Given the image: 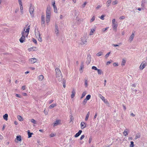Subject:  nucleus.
Returning <instances> with one entry per match:
<instances>
[{"mask_svg": "<svg viewBox=\"0 0 147 147\" xmlns=\"http://www.w3.org/2000/svg\"><path fill=\"white\" fill-rule=\"evenodd\" d=\"M20 5V13L22 14L23 13V7L22 3L19 4Z\"/></svg>", "mask_w": 147, "mask_h": 147, "instance_id": "11", "label": "nucleus"}, {"mask_svg": "<svg viewBox=\"0 0 147 147\" xmlns=\"http://www.w3.org/2000/svg\"><path fill=\"white\" fill-rule=\"evenodd\" d=\"M87 100H87L85 98L84 100L82 102V104H83V105H85L86 104V103L87 102Z\"/></svg>", "mask_w": 147, "mask_h": 147, "instance_id": "35", "label": "nucleus"}, {"mask_svg": "<svg viewBox=\"0 0 147 147\" xmlns=\"http://www.w3.org/2000/svg\"><path fill=\"white\" fill-rule=\"evenodd\" d=\"M81 126L82 129L86 127V123L84 122H81Z\"/></svg>", "mask_w": 147, "mask_h": 147, "instance_id": "10", "label": "nucleus"}, {"mask_svg": "<svg viewBox=\"0 0 147 147\" xmlns=\"http://www.w3.org/2000/svg\"><path fill=\"white\" fill-rule=\"evenodd\" d=\"M117 3H118L117 1H115L112 2V4L113 5H114L115 4H117Z\"/></svg>", "mask_w": 147, "mask_h": 147, "instance_id": "43", "label": "nucleus"}, {"mask_svg": "<svg viewBox=\"0 0 147 147\" xmlns=\"http://www.w3.org/2000/svg\"><path fill=\"white\" fill-rule=\"evenodd\" d=\"M8 115L7 114H5L3 116L4 119L6 121L7 120Z\"/></svg>", "mask_w": 147, "mask_h": 147, "instance_id": "23", "label": "nucleus"}, {"mask_svg": "<svg viewBox=\"0 0 147 147\" xmlns=\"http://www.w3.org/2000/svg\"><path fill=\"white\" fill-rule=\"evenodd\" d=\"M102 52H99L97 54V56H101V55H102Z\"/></svg>", "mask_w": 147, "mask_h": 147, "instance_id": "42", "label": "nucleus"}, {"mask_svg": "<svg viewBox=\"0 0 147 147\" xmlns=\"http://www.w3.org/2000/svg\"><path fill=\"white\" fill-rule=\"evenodd\" d=\"M55 32L56 34H58L59 33V31L58 28V26L57 25H55Z\"/></svg>", "mask_w": 147, "mask_h": 147, "instance_id": "22", "label": "nucleus"}, {"mask_svg": "<svg viewBox=\"0 0 147 147\" xmlns=\"http://www.w3.org/2000/svg\"><path fill=\"white\" fill-rule=\"evenodd\" d=\"M117 26V24H113V29L114 30H116Z\"/></svg>", "mask_w": 147, "mask_h": 147, "instance_id": "16", "label": "nucleus"}, {"mask_svg": "<svg viewBox=\"0 0 147 147\" xmlns=\"http://www.w3.org/2000/svg\"><path fill=\"white\" fill-rule=\"evenodd\" d=\"M53 101V100H50V101H49V104H51V103Z\"/></svg>", "mask_w": 147, "mask_h": 147, "instance_id": "62", "label": "nucleus"}, {"mask_svg": "<svg viewBox=\"0 0 147 147\" xmlns=\"http://www.w3.org/2000/svg\"><path fill=\"white\" fill-rule=\"evenodd\" d=\"M35 35L37 38L40 37V34L39 33L35 34Z\"/></svg>", "mask_w": 147, "mask_h": 147, "instance_id": "38", "label": "nucleus"}, {"mask_svg": "<svg viewBox=\"0 0 147 147\" xmlns=\"http://www.w3.org/2000/svg\"><path fill=\"white\" fill-rule=\"evenodd\" d=\"M28 138H29L32 137V135L33 134V133L30 132L28 130Z\"/></svg>", "mask_w": 147, "mask_h": 147, "instance_id": "17", "label": "nucleus"}, {"mask_svg": "<svg viewBox=\"0 0 147 147\" xmlns=\"http://www.w3.org/2000/svg\"><path fill=\"white\" fill-rule=\"evenodd\" d=\"M97 113H96V114H95V115L94 116V119H95L96 118V117H97Z\"/></svg>", "mask_w": 147, "mask_h": 147, "instance_id": "64", "label": "nucleus"}, {"mask_svg": "<svg viewBox=\"0 0 147 147\" xmlns=\"http://www.w3.org/2000/svg\"><path fill=\"white\" fill-rule=\"evenodd\" d=\"M99 96L100 98L104 101L105 103H107L108 101L105 98L102 96L101 94H99Z\"/></svg>", "mask_w": 147, "mask_h": 147, "instance_id": "8", "label": "nucleus"}, {"mask_svg": "<svg viewBox=\"0 0 147 147\" xmlns=\"http://www.w3.org/2000/svg\"><path fill=\"white\" fill-rule=\"evenodd\" d=\"M92 69H94L96 70H97L98 69L97 68V67L95 66H93L92 67Z\"/></svg>", "mask_w": 147, "mask_h": 147, "instance_id": "39", "label": "nucleus"}, {"mask_svg": "<svg viewBox=\"0 0 147 147\" xmlns=\"http://www.w3.org/2000/svg\"><path fill=\"white\" fill-rule=\"evenodd\" d=\"M111 0H108L107 3V7H109L110 5V4L111 3Z\"/></svg>", "mask_w": 147, "mask_h": 147, "instance_id": "27", "label": "nucleus"}, {"mask_svg": "<svg viewBox=\"0 0 147 147\" xmlns=\"http://www.w3.org/2000/svg\"><path fill=\"white\" fill-rule=\"evenodd\" d=\"M115 19H114L112 20V24H115Z\"/></svg>", "mask_w": 147, "mask_h": 147, "instance_id": "59", "label": "nucleus"}, {"mask_svg": "<svg viewBox=\"0 0 147 147\" xmlns=\"http://www.w3.org/2000/svg\"><path fill=\"white\" fill-rule=\"evenodd\" d=\"M36 49V47H32L28 49L29 51H35Z\"/></svg>", "mask_w": 147, "mask_h": 147, "instance_id": "14", "label": "nucleus"}, {"mask_svg": "<svg viewBox=\"0 0 147 147\" xmlns=\"http://www.w3.org/2000/svg\"><path fill=\"white\" fill-rule=\"evenodd\" d=\"M55 71L56 73L57 77H62L61 72L59 69L56 68L55 69Z\"/></svg>", "mask_w": 147, "mask_h": 147, "instance_id": "3", "label": "nucleus"}, {"mask_svg": "<svg viewBox=\"0 0 147 147\" xmlns=\"http://www.w3.org/2000/svg\"><path fill=\"white\" fill-rule=\"evenodd\" d=\"M18 2L19 4L22 3V0H18Z\"/></svg>", "mask_w": 147, "mask_h": 147, "instance_id": "61", "label": "nucleus"}, {"mask_svg": "<svg viewBox=\"0 0 147 147\" xmlns=\"http://www.w3.org/2000/svg\"><path fill=\"white\" fill-rule=\"evenodd\" d=\"M95 31V29H94L93 28L90 31V35H92L94 33V31Z\"/></svg>", "mask_w": 147, "mask_h": 147, "instance_id": "24", "label": "nucleus"}, {"mask_svg": "<svg viewBox=\"0 0 147 147\" xmlns=\"http://www.w3.org/2000/svg\"><path fill=\"white\" fill-rule=\"evenodd\" d=\"M41 24L42 26H45V21H41Z\"/></svg>", "mask_w": 147, "mask_h": 147, "instance_id": "33", "label": "nucleus"}, {"mask_svg": "<svg viewBox=\"0 0 147 147\" xmlns=\"http://www.w3.org/2000/svg\"><path fill=\"white\" fill-rule=\"evenodd\" d=\"M45 17L44 15H42L41 17V21H45Z\"/></svg>", "mask_w": 147, "mask_h": 147, "instance_id": "37", "label": "nucleus"}, {"mask_svg": "<svg viewBox=\"0 0 147 147\" xmlns=\"http://www.w3.org/2000/svg\"><path fill=\"white\" fill-rule=\"evenodd\" d=\"M134 143L133 142L131 141V144H130V147H134Z\"/></svg>", "mask_w": 147, "mask_h": 147, "instance_id": "36", "label": "nucleus"}, {"mask_svg": "<svg viewBox=\"0 0 147 147\" xmlns=\"http://www.w3.org/2000/svg\"><path fill=\"white\" fill-rule=\"evenodd\" d=\"M82 40L83 44L87 42L86 39L85 38H82Z\"/></svg>", "mask_w": 147, "mask_h": 147, "instance_id": "25", "label": "nucleus"}, {"mask_svg": "<svg viewBox=\"0 0 147 147\" xmlns=\"http://www.w3.org/2000/svg\"><path fill=\"white\" fill-rule=\"evenodd\" d=\"M30 29V26H28L26 31V28H24V31L22 33V37L20 39V42L23 43L24 41L25 38L27 37L29 34Z\"/></svg>", "mask_w": 147, "mask_h": 147, "instance_id": "1", "label": "nucleus"}, {"mask_svg": "<svg viewBox=\"0 0 147 147\" xmlns=\"http://www.w3.org/2000/svg\"><path fill=\"white\" fill-rule=\"evenodd\" d=\"M86 92L85 91L83 92L82 96L81 97V98L82 99L86 95Z\"/></svg>", "mask_w": 147, "mask_h": 147, "instance_id": "29", "label": "nucleus"}, {"mask_svg": "<svg viewBox=\"0 0 147 147\" xmlns=\"http://www.w3.org/2000/svg\"><path fill=\"white\" fill-rule=\"evenodd\" d=\"M22 89L23 90H24L26 89V86H23L22 87Z\"/></svg>", "mask_w": 147, "mask_h": 147, "instance_id": "51", "label": "nucleus"}, {"mask_svg": "<svg viewBox=\"0 0 147 147\" xmlns=\"http://www.w3.org/2000/svg\"><path fill=\"white\" fill-rule=\"evenodd\" d=\"M17 118L20 121H23L24 120L23 118L22 117L19 115L17 116Z\"/></svg>", "mask_w": 147, "mask_h": 147, "instance_id": "13", "label": "nucleus"}, {"mask_svg": "<svg viewBox=\"0 0 147 147\" xmlns=\"http://www.w3.org/2000/svg\"><path fill=\"white\" fill-rule=\"evenodd\" d=\"M44 78V76L42 75H40L38 76V80L40 81H42Z\"/></svg>", "mask_w": 147, "mask_h": 147, "instance_id": "15", "label": "nucleus"}, {"mask_svg": "<svg viewBox=\"0 0 147 147\" xmlns=\"http://www.w3.org/2000/svg\"><path fill=\"white\" fill-rule=\"evenodd\" d=\"M125 61L124 59H123L122 61V63H121V65L122 66H124L125 65Z\"/></svg>", "mask_w": 147, "mask_h": 147, "instance_id": "34", "label": "nucleus"}, {"mask_svg": "<svg viewBox=\"0 0 147 147\" xmlns=\"http://www.w3.org/2000/svg\"><path fill=\"white\" fill-rule=\"evenodd\" d=\"M16 96L17 97H19V98H21V96L20 95L18 94H16Z\"/></svg>", "mask_w": 147, "mask_h": 147, "instance_id": "52", "label": "nucleus"}, {"mask_svg": "<svg viewBox=\"0 0 147 147\" xmlns=\"http://www.w3.org/2000/svg\"><path fill=\"white\" fill-rule=\"evenodd\" d=\"M50 7L47 8L46 11V22L48 24L50 21L51 12Z\"/></svg>", "mask_w": 147, "mask_h": 147, "instance_id": "2", "label": "nucleus"}, {"mask_svg": "<svg viewBox=\"0 0 147 147\" xmlns=\"http://www.w3.org/2000/svg\"><path fill=\"white\" fill-rule=\"evenodd\" d=\"M84 65H83V63H82L81 64L80 66V73H82V70L84 68Z\"/></svg>", "mask_w": 147, "mask_h": 147, "instance_id": "19", "label": "nucleus"}, {"mask_svg": "<svg viewBox=\"0 0 147 147\" xmlns=\"http://www.w3.org/2000/svg\"><path fill=\"white\" fill-rule=\"evenodd\" d=\"M104 16L103 15H101L100 17V18L102 20H103L104 19Z\"/></svg>", "mask_w": 147, "mask_h": 147, "instance_id": "48", "label": "nucleus"}, {"mask_svg": "<svg viewBox=\"0 0 147 147\" xmlns=\"http://www.w3.org/2000/svg\"><path fill=\"white\" fill-rule=\"evenodd\" d=\"M92 138L91 137H90L89 138V144H90L92 141Z\"/></svg>", "mask_w": 147, "mask_h": 147, "instance_id": "46", "label": "nucleus"}, {"mask_svg": "<svg viewBox=\"0 0 147 147\" xmlns=\"http://www.w3.org/2000/svg\"><path fill=\"white\" fill-rule=\"evenodd\" d=\"M52 5H53V7H55L56 6L55 5V1H54Z\"/></svg>", "mask_w": 147, "mask_h": 147, "instance_id": "56", "label": "nucleus"}, {"mask_svg": "<svg viewBox=\"0 0 147 147\" xmlns=\"http://www.w3.org/2000/svg\"><path fill=\"white\" fill-rule=\"evenodd\" d=\"M125 18V17L124 16H121L120 17L119 19L120 20H123Z\"/></svg>", "mask_w": 147, "mask_h": 147, "instance_id": "50", "label": "nucleus"}, {"mask_svg": "<svg viewBox=\"0 0 147 147\" xmlns=\"http://www.w3.org/2000/svg\"><path fill=\"white\" fill-rule=\"evenodd\" d=\"M30 121L32 123H34V124H36V121L34 119H32Z\"/></svg>", "mask_w": 147, "mask_h": 147, "instance_id": "40", "label": "nucleus"}, {"mask_svg": "<svg viewBox=\"0 0 147 147\" xmlns=\"http://www.w3.org/2000/svg\"><path fill=\"white\" fill-rule=\"evenodd\" d=\"M95 17L94 16H93L92 17V18L90 19V22H93V21H94V20H95Z\"/></svg>", "mask_w": 147, "mask_h": 147, "instance_id": "32", "label": "nucleus"}, {"mask_svg": "<svg viewBox=\"0 0 147 147\" xmlns=\"http://www.w3.org/2000/svg\"><path fill=\"white\" fill-rule=\"evenodd\" d=\"M63 86L64 88L66 87L65 82H63Z\"/></svg>", "mask_w": 147, "mask_h": 147, "instance_id": "57", "label": "nucleus"}, {"mask_svg": "<svg viewBox=\"0 0 147 147\" xmlns=\"http://www.w3.org/2000/svg\"><path fill=\"white\" fill-rule=\"evenodd\" d=\"M147 63L145 61H143L141 64L140 67L139 69L140 70H143L146 65Z\"/></svg>", "mask_w": 147, "mask_h": 147, "instance_id": "4", "label": "nucleus"}, {"mask_svg": "<svg viewBox=\"0 0 147 147\" xmlns=\"http://www.w3.org/2000/svg\"><path fill=\"white\" fill-rule=\"evenodd\" d=\"M110 52L108 53L107 54H106V55L105 56V57L106 58H107L108 57L109 55L110 54Z\"/></svg>", "mask_w": 147, "mask_h": 147, "instance_id": "49", "label": "nucleus"}, {"mask_svg": "<svg viewBox=\"0 0 147 147\" xmlns=\"http://www.w3.org/2000/svg\"><path fill=\"white\" fill-rule=\"evenodd\" d=\"M134 37V33H132V34L131 35V36L129 38V40L131 41L133 40Z\"/></svg>", "mask_w": 147, "mask_h": 147, "instance_id": "26", "label": "nucleus"}, {"mask_svg": "<svg viewBox=\"0 0 147 147\" xmlns=\"http://www.w3.org/2000/svg\"><path fill=\"white\" fill-rule=\"evenodd\" d=\"M89 115H90V112H88V113H87V114H86V116L85 118V120L86 121H87L88 120V118L89 117Z\"/></svg>", "mask_w": 147, "mask_h": 147, "instance_id": "21", "label": "nucleus"}, {"mask_svg": "<svg viewBox=\"0 0 147 147\" xmlns=\"http://www.w3.org/2000/svg\"><path fill=\"white\" fill-rule=\"evenodd\" d=\"M84 137L85 136L84 135H82L80 138V140H82L84 138Z\"/></svg>", "mask_w": 147, "mask_h": 147, "instance_id": "45", "label": "nucleus"}, {"mask_svg": "<svg viewBox=\"0 0 147 147\" xmlns=\"http://www.w3.org/2000/svg\"><path fill=\"white\" fill-rule=\"evenodd\" d=\"M29 10L30 14L31 15H32L34 11V7L31 4H30V7Z\"/></svg>", "mask_w": 147, "mask_h": 147, "instance_id": "5", "label": "nucleus"}, {"mask_svg": "<svg viewBox=\"0 0 147 147\" xmlns=\"http://www.w3.org/2000/svg\"><path fill=\"white\" fill-rule=\"evenodd\" d=\"M49 136L50 138L53 137L55 136V135L53 133H52L50 134Z\"/></svg>", "mask_w": 147, "mask_h": 147, "instance_id": "44", "label": "nucleus"}, {"mask_svg": "<svg viewBox=\"0 0 147 147\" xmlns=\"http://www.w3.org/2000/svg\"><path fill=\"white\" fill-rule=\"evenodd\" d=\"M33 42L35 43V44H36L37 43V41L34 38H33Z\"/></svg>", "mask_w": 147, "mask_h": 147, "instance_id": "47", "label": "nucleus"}, {"mask_svg": "<svg viewBox=\"0 0 147 147\" xmlns=\"http://www.w3.org/2000/svg\"><path fill=\"white\" fill-rule=\"evenodd\" d=\"M56 106V104H53L49 106V108L50 109H52L54 108Z\"/></svg>", "mask_w": 147, "mask_h": 147, "instance_id": "30", "label": "nucleus"}, {"mask_svg": "<svg viewBox=\"0 0 147 147\" xmlns=\"http://www.w3.org/2000/svg\"><path fill=\"white\" fill-rule=\"evenodd\" d=\"M22 94L24 96H27V94L26 93H23Z\"/></svg>", "mask_w": 147, "mask_h": 147, "instance_id": "60", "label": "nucleus"}, {"mask_svg": "<svg viewBox=\"0 0 147 147\" xmlns=\"http://www.w3.org/2000/svg\"><path fill=\"white\" fill-rule=\"evenodd\" d=\"M86 4V2H85L82 5V7L83 8H84L85 7Z\"/></svg>", "mask_w": 147, "mask_h": 147, "instance_id": "55", "label": "nucleus"}, {"mask_svg": "<svg viewBox=\"0 0 147 147\" xmlns=\"http://www.w3.org/2000/svg\"><path fill=\"white\" fill-rule=\"evenodd\" d=\"M61 121L60 120H56L53 123V126H56L61 123Z\"/></svg>", "mask_w": 147, "mask_h": 147, "instance_id": "7", "label": "nucleus"}, {"mask_svg": "<svg viewBox=\"0 0 147 147\" xmlns=\"http://www.w3.org/2000/svg\"><path fill=\"white\" fill-rule=\"evenodd\" d=\"M88 85V81L87 80L85 81V86L86 87H87Z\"/></svg>", "mask_w": 147, "mask_h": 147, "instance_id": "53", "label": "nucleus"}, {"mask_svg": "<svg viewBox=\"0 0 147 147\" xmlns=\"http://www.w3.org/2000/svg\"><path fill=\"white\" fill-rule=\"evenodd\" d=\"M53 8H54V11L55 13H57V8L56 6L55 7H53Z\"/></svg>", "mask_w": 147, "mask_h": 147, "instance_id": "41", "label": "nucleus"}, {"mask_svg": "<svg viewBox=\"0 0 147 147\" xmlns=\"http://www.w3.org/2000/svg\"><path fill=\"white\" fill-rule=\"evenodd\" d=\"M14 123L16 125H17L18 124V122L17 121H15L14 122Z\"/></svg>", "mask_w": 147, "mask_h": 147, "instance_id": "63", "label": "nucleus"}, {"mask_svg": "<svg viewBox=\"0 0 147 147\" xmlns=\"http://www.w3.org/2000/svg\"><path fill=\"white\" fill-rule=\"evenodd\" d=\"M82 131L81 130H79L78 132L75 135L74 137L76 138L79 136L81 134Z\"/></svg>", "mask_w": 147, "mask_h": 147, "instance_id": "12", "label": "nucleus"}, {"mask_svg": "<svg viewBox=\"0 0 147 147\" xmlns=\"http://www.w3.org/2000/svg\"><path fill=\"white\" fill-rule=\"evenodd\" d=\"M97 71L98 74L100 75L102 74L103 73V72L100 69H98L97 70Z\"/></svg>", "mask_w": 147, "mask_h": 147, "instance_id": "28", "label": "nucleus"}, {"mask_svg": "<svg viewBox=\"0 0 147 147\" xmlns=\"http://www.w3.org/2000/svg\"><path fill=\"white\" fill-rule=\"evenodd\" d=\"M21 137L20 135L17 136L15 140V142L17 143H18V141L21 142Z\"/></svg>", "mask_w": 147, "mask_h": 147, "instance_id": "6", "label": "nucleus"}, {"mask_svg": "<svg viewBox=\"0 0 147 147\" xmlns=\"http://www.w3.org/2000/svg\"><path fill=\"white\" fill-rule=\"evenodd\" d=\"M75 94H76L75 91L74 90H73L72 92V93H71V98H73L74 97Z\"/></svg>", "mask_w": 147, "mask_h": 147, "instance_id": "20", "label": "nucleus"}, {"mask_svg": "<svg viewBox=\"0 0 147 147\" xmlns=\"http://www.w3.org/2000/svg\"><path fill=\"white\" fill-rule=\"evenodd\" d=\"M90 97H91L90 95V94H89V95H88L87 96L85 99H86L87 100H88L90 98Z\"/></svg>", "mask_w": 147, "mask_h": 147, "instance_id": "31", "label": "nucleus"}, {"mask_svg": "<svg viewBox=\"0 0 147 147\" xmlns=\"http://www.w3.org/2000/svg\"><path fill=\"white\" fill-rule=\"evenodd\" d=\"M30 62L31 63H34L36 61V59L35 58H31L29 60Z\"/></svg>", "mask_w": 147, "mask_h": 147, "instance_id": "9", "label": "nucleus"}, {"mask_svg": "<svg viewBox=\"0 0 147 147\" xmlns=\"http://www.w3.org/2000/svg\"><path fill=\"white\" fill-rule=\"evenodd\" d=\"M113 65L115 66H117L118 65L116 63H113Z\"/></svg>", "mask_w": 147, "mask_h": 147, "instance_id": "58", "label": "nucleus"}, {"mask_svg": "<svg viewBox=\"0 0 147 147\" xmlns=\"http://www.w3.org/2000/svg\"><path fill=\"white\" fill-rule=\"evenodd\" d=\"M128 129H126L124 131L123 134L125 136H127L128 135Z\"/></svg>", "mask_w": 147, "mask_h": 147, "instance_id": "18", "label": "nucleus"}, {"mask_svg": "<svg viewBox=\"0 0 147 147\" xmlns=\"http://www.w3.org/2000/svg\"><path fill=\"white\" fill-rule=\"evenodd\" d=\"M38 39V40L41 42L42 41V38L41 37H40L37 38Z\"/></svg>", "mask_w": 147, "mask_h": 147, "instance_id": "54", "label": "nucleus"}]
</instances>
